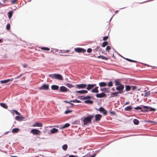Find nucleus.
Wrapping results in <instances>:
<instances>
[{
    "label": "nucleus",
    "instance_id": "f257e3e1",
    "mask_svg": "<svg viewBox=\"0 0 157 157\" xmlns=\"http://www.w3.org/2000/svg\"><path fill=\"white\" fill-rule=\"evenodd\" d=\"M48 76L52 79H57L60 80H62L63 79L62 75L59 74H52L49 75Z\"/></svg>",
    "mask_w": 157,
    "mask_h": 157
},
{
    "label": "nucleus",
    "instance_id": "f03ea898",
    "mask_svg": "<svg viewBox=\"0 0 157 157\" xmlns=\"http://www.w3.org/2000/svg\"><path fill=\"white\" fill-rule=\"evenodd\" d=\"M94 117L93 115H91L85 117L83 120L84 124L85 125L88 123L91 122V120Z\"/></svg>",
    "mask_w": 157,
    "mask_h": 157
},
{
    "label": "nucleus",
    "instance_id": "7ed1b4c3",
    "mask_svg": "<svg viewBox=\"0 0 157 157\" xmlns=\"http://www.w3.org/2000/svg\"><path fill=\"white\" fill-rule=\"evenodd\" d=\"M124 88V85H121L119 86H117L116 87V90L118 91V92L119 94L122 93L123 91V90Z\"/></svg>",
    "mask_w": 157,
    "mask_h": 157
},
{
    "label": "nucleus",
    "instance_id": "20e7f679",
    "mask_svg": "<svg viewBox=\"0 0 157 157\" xmlns=\"http://www.w3.org/2000/svg\"><path fill=\"white\" fill-rule=\"evenodd\" d=\"M30 132L32 133L33 135H39L41 133L40 130L36 129H32Z\"/></svg>",
    "mask_w": 157,
    "mask_h": 157
},
{
    "label": "nucleus",
    "instance_id": "39448f33",
    "mask_svg": "<svg viewBox=\"0 0 157 157\" xmlns=\"http://www.w3.org/2000/svg\"><path fill=\"white\" fill-rule=\"evenodd\" d=\"M142 106V108L144 109V111H148L149 110L150 111H155L156 110L155 109L150 107L145 106Z\"/></svg>",
    "mask_w": 157,
    "mask_h": 157
},
{
    "label": "nucleus",
    "instance_id": "423d86ee",
    "mask_svg": "<svg viewBox=\"0 0 157 157\" xmlns=\"http://www.w3.org/2000/svg\"><path fill=\"white\" fill-rule=\"evenodd\" d=\"M87 85L85 84H77L75 85L76 88L78 89L86 88Z\"/></svg>",
    "mask_w": 157,
    "mask_h": 157
},
{
    "label": "nucleus",
    "instance_id": "0eeeda50",
    "mask_svg": "<svg viewBox=\"0 0 157 157\" xmlns=\"http://www.w3.org/2000/svg\"><path fill=\"white\" fill-rule=\"evenodd\" d=\"M49 85L47 84H44L40 87L39 89L40 90H47L48 89Z\"/></svg>",
    "mask_w": 157,
    "mask_h": 157
},
{
    "label": "nucleus",
    "instance_id": "6e6552de",
    "mask_svg": "<svg viewBox=\"0 0 157 157\" xmlns=\"http://www.w3.org/2000/svg\"><path fill=\"white\" fill-rule=\"evenodd\" d=\"M75 51L78 52H82L83 53L85 52H86V50L81 48H75L74 49Z\"/></svg>",
    "mask_w": 157,
    "mask_h": 157
},
{
    "label": "nucleus",
    "instance_id": "1a4fd4ad",
    "mask_svg": "<svg viewBox=\"0 0 157 157\" xmlns=\"http://www.w3.org/2000/svg\"><path fill=\"white\" fill-rule=\"evenodd\" d=\"M96 86V84H88L86 86V89L88 90H90L92 89L95 86Z\"/></svg>",
    "mask_w": 157,
    "mask_h": 157
},
{
    "label": "nucleus",
    "instance_id": "9d476101",
    "mask_svg": "<svg viewBox=\"0 0 157 157\" xmlns=\"http://www.w3.org/2000/svg\"><path fill=\"white\" fill-rule=\"evenodd\" d=\"M13 80V78L11 79H7L4 80H1L0 81V82L2 84L7 83L10 81H12Z\"/></svg>",
    "mask_w": 157,
    "mask_h": 157
},
{
    "label": "nucleus",
    "instance_id": "9b49d317",
    "mask_svg": "<svg viewBox=\"0 0 157 157\" xmlns=\"http://www.w3.org/2000/svg\"><path fill=\"white\" fill-rule=\"evenodd\" d=\"M76 93H78L79 94H86L88 93L87 90H80L75 91Z\"/></svg>",
    "mask_w": 157,
    "mask_h": 157
},
{
    "label": "nucleus",
    "instance_id": "f8f14e48",
    "mask_svg": "<svg viewBox=\"0 0 157 157\" xmlns=\"http://www.w3.org/2000/svg\"><path fill=\"white\" fill-rule=\"evenodd\" d=\"M119 94L118 92H112L110 94V97L111 98L114 97L119 96L118 94Z\"/></svg>",
    "mask_w": 157,
    "mask_h": 157
},
{
    "label": "nucleus",
    "instance_id": "ddd939ff",
    "mask_svg": "<svg viewBox=\"0 0 157 157\" xmlns=\"http://www.w3.org/2000/svg\"><path fill=\"white\" fill-rule=\"evenodd\" d=\"M96 96L97 98H101L106 97V95L105 93H101L97 94L96 95Z\"/></svg>",
    "mask_w": 157,
    "mask_h": 157
},
{
    "label": "nucleus",
    "instance_id": "4468645a",
    "mask_svg": "<svg viewBox=\"0 0 157 157\" xmlns=\"http://www.w3.org/2000/svg\"><path fill=\"white\" fill-rule=\"evenodd\" d=\"M60 90L61 92H66L69 90L64 86H61L60 88Z\"/></svg>",
    "mask_w": 157,
    "mask_h": 157
},
{
    "label": "nucleus",
    "instance_id": "2eb2a0df",
    "mask_svg": "<svg viewBox=\"0 0 157 157\" xmlns=\"http://www.w3.org/2000/svg\"><path fill=\"white\" fill-rule=\"evenodd\" d=\"M98 110L99 111L101 112L104 115H106L107 114L106 111L102 107H101Z\"/></svg>",
    "mask_w": 157,
    "mask_h": 157
},
{
    "label": "nucleus",
    "instance_id": "dca6fc26",
    "mask_svg": "<svg viewBox=\"0 0 157 157\" xmlns=\"http://www.w3.org/2000/svg\"><path fill=\"white\" fill-rule=\"evenodd\" d=\"M24 119V117L22 116H17L15 118V119L16 120L19 121H21L22 120Z\"/></svg>",
    "mask_w": 157,
    "mask_h": 157
},
{
    "label": "nucleus",
    "instance_id": "f3484780",
    "mask_svg": "<svg viewBox=\"0 0 157 157\" xmlns=\"http://www.w3.org/2000/svg\"><path fill=\"white\" fill-rule=\"evenodd\" d=\"M43 126V125L42 123L40 122H36L33 125V127H41Z\"/></svg>",
    "mask_w": 157,
    "mask_h": 157
},
{
    "label": "nucleus",
    "instance_id": "a211bd4d",
    "mask_svg": "<svg viewBox=\"0 0 157 157\" xmlns=\"http://www.w3.org/2000/svg\"><path fill=\"white\" fill-rule=\"evenodd\" d=\"M102 116L100 114H96L95 116V119L96 121H99L100 120Z\"/></svg>",
    "mask_w": 157,
    "mask_h": 157
},
{
    "label": "nucleus",
    "instance_id": "6ab92c4d",
    "mask_svg": "<svg viewBox=\"0 0 157 157\" xmlns=\"http://www.w3.org/2000/svg\"><path fill=\"white\" fill-rule=\"evenodd\" d=\"M58 130L56 128H53L50 130L51 133L54 134L58 132Z\"/></svg>",
    "mask_w": 157,
    "mask_h": 157
},
{
    "label": "nucleus",
    "instance_id": "aec40b11",
    "mask_svg": "<svg viewBox=\"0 0 157 157\" xmlns=\"http://www.w3.org/2000/svg\"><path fill=\"white\" fill-rule=\"evenodd\" d=\"M107 85V83L104 82H102L99 83V86L100 87L105 86Z\"/></svg>",
    "mask_w": 157,
    "mask_h": 157
},
{
    "label": "nucleus",
    "instance_id": "412c9836",
    "mask_svg": "<svg viewBox=\"0 0 157 157\" xmlns=\"http://www.w3.org/2000/svg\"><path fill=\"white\" fill-rule=\"evenodd\" d=\"M98 87L97 86L95 87L91 91L93 93H97L98 92Z\"/></svg>",
    "mask_w": 157,
    "mask_h": 157
},
{
    "label": "nucleus",
    "instance_id": "4be33fe9",
    "mask_svg": "<svg viewBox=\"0 0 157 157\" xmlns=\"http://www.w3.org/2000/svg\"><path fill=\"white\" fill-rule=\"evenodd\" d=\"M59 86L57 85H53L51 86V89L53 90H57Z\"/></svg>",
    "mask_w": 157,
    "mask_h": 157
},
{
    "label": "nucleus",
    "instance_id": "5701e85b",
    "mask_svg": "<svg viewBox=\"0 0 157 157\" xmlns=\"http://www.w3.org/2000/svg\"><path fill=\"white\" fill-rule=\"evenodd\" d=\"M19 129V128H13L11 132L13 133H17L18 132Z\"/></svg>",
    "mask_w": 157,
    "mask_h": 157
},
{
    "label": "nucleus",
    "instance_id": "b1692460",
    "mask_svg": "<svg viewBox=\"0 0 157 157\" xmlns=\"http://www.w3.org/2000/svg\"><path fill=\"white\" fill-rule=\"evenodd\" d=\"M115 83V85L116 86H119L121 85H122L120 82L117 80H116L114 81Z\"/></svg>",
    "mask_w": 157,
    "mask_h": 157
},
{
    "label": "nucleus",
    "instance_id": "393cba45",
    "mask_svg": "<svg viewBox=\"0 0 157 157\" xmlns=\"http://www.w3.org/2000/svg\"><path fill=\"white\" fill-rule=\"evenodd\" d=\"M84 102L86 103L91 104L93 103V101L91 100L90 99L86 100L84 101Z\"/></svg>",
    "mask_w": 157,
    "mask_h": 157
},
{
    "label": "nucleus",
    "instance_id": "a878e982",
    "mask_svg": "<svg viewBox=\"0 0 157 157\" xmlns=\"http://www.w3.org/2000/svg\"><path fill=\"white\" fill-rule=\"evenodd\" d=\"M101 90L102 91L107 93H108L109 91V89L105 88L101 89Z\"/></svg>",
    "mask_w": 157,
    "mask_h": 157
},
{
    "label": "nucleus",
    "instance_id": "bb28decb",
    "mask_svg": "<svg viewBox=\"0 0 157 157\" xmlns=\"http://www.w3.org/2000/svg\"><path fill=\"white\" fill-rule=\"evenodd\" d=\"M132 109L131 106H128L124 108V110L126 111H130Z\"/></svg>",
    "mask_w": 157,
    "mask_h": 157
},
{
    "label": "nucleus",
    "instance_id": "cd10ccee",
    "mask_svg": "<svg viewBox=\"0 0 157 157\" xmlns=\"http://www.w3.org/2000/svg\"><path fill=\"white\" fill-rule=\"evenodd\" d=\"M98 58H101L103 59H105L106 60H107L108 58L107 57H105L104 56H98Z\"/></svg>",
    "mask_w": 157,
    "mask_h": 157
},
{
    "label": "nucleus",
    "instance_id": "c85d7f7f",
    "mask_svg": "<svg viewBox=\"0 0 157 157\" xmlns=\"http://www.w3.org/2000/svg\"><path fill=\"white\" fill-rule=\"evenodd\" d=\"M0 105L2 107L4 108L7 109V106L5 103H1L0 104Z\"/></svg>",
    "mask_w": 157,
    "mask_h": 157
},
{
    "label": "nucleus",
    "instance_id": "c756f323",
    "mask_svg": "<svg viewBox=\"0 0 157 157\" xmlns=\"http://www.w3.org/2000/svg\"><path fill=\"white\" fill-rule=\"evenodd\" d=\"M70 126V124L68 123L66 124L63 127L61 128V129H63L64 128L68 127Z\"/></svg>",
    "mask_w": 157,
    "mask_h": 157
},
{
    "label": "nucleus",
    "instance_id": "7c9ffc66",
    "mask_svg": "<svg viewBox=\"0 0 157 157\" xmlns=\"http://www.w3.org/2000/svg\"><path fill=\"white\" fill-rule=\"evenodd\" d=\"M91 98V97L90 96L88 95L86 96L83 97V100H88L90 99Z\"/></svg>",
    "mask_w": 157,
    "mask_h": 157
},
{
    "label": "nucleus",
    "instance_id": "2f4dec72",
    "mask_svg": "<svg viewBox=\"0 0 157 157\" xmlns=\"http://www.w3.org/2000/svg\"><path fill=\"white\" fill-rule=\"evenodd\" d=\"M133 123L135 125H138L139 123V121L136 119H134L133 120Z\"/></svg>",
    "mask_w": 157,
    "mask_h": 157
},
{
    "label": "nucleus",
    "instance_id": "473e14b6",
    "mask_svg": "<svg viewBox=\"0 0 157 157\" xmlns=\"http://www.w3.org/2000/svg\"><path fill=\"white\" fill-rule=\"evenodd\" d=\"M62 149L64 151L66 150L67 148V145L65 144L62 146Z\"/></svg>",
    "mask_w": 157,
    "mask_h": 157
},
{
    "label": "nucleus",
    "instance_id": "72a5a7b5",
    "mask_svg": "<svg viewBox=\"0 0 157 157\" xmlns=\"http://www.w3.org/2000/svg\"><path fill=\"white\" fill-rule=\"evenodd\" d=\"M131 87L129 86H125V90L126 91H128L130 90Z\"/></svg>",
    "mask_w": 157,
    "mask_h": 157
},
{
    "label": "nucleus",
    "instance_id": "f704fd0d",
    "mask_svg": "<svg viewBox=\"0 0 157 157\" xmlns=\"http://www.w3.org/2000/svg\"><path fill=\"white\" fill-rule=\"evenodd\" d=\"M151 92L150 91H148L146 92L144 95L145 97H147L149 96Z\"/></svg>",
    "mask_w": 157,
    "mask_h": 157
},
{
    "label": "nucleus",
    "instance_id": "c9c22d12",
    "mask_svg": "<svg viewBox=\"0 0 157 157\" xmlns=\"http://www.w3.org/2000/svg\"><path fill=\"white\" fill-rule=\"evenodd\" d=\"M13 13L11 11H9L8 13V17L9 18H10L12 16Z\"/></svg>",
    "mask_w": 157,
    "mask_h": 157
},
{
    "label": "nucleus",
    "instance_id": "e433bc0d",
    "mask_svg": "<svg viewBox=\"0 0 157 157\" xmlns=\"http://www.w3.org/2000/svg\"><path fill=\"white\" fill-rule=\"evenodd\" d=\"M107 85L109 87H111L113 86V83L111 81L109 82L107 84Z\"/></svg>",
    "mask_w": 157,
    "mask_h": 157
},
{
    "label": "nucleus",
    "instance_id": "4c0bfd02",
    "mask_svg": "<svg viewBox=\"0 0 157 157\" xmlns=\"http://www.w3.org/2000/svg\"><path fill=\"white\" fill-rule=\"evenodd\" d=\"M66 85L69 88H72L73 86L71 84L68 83Z\"/></svg>",
    "mask_w": 157,
    "mask_h": 157
},
{
    "label": "nucleus",
    "instance_id": "58836bf2",
    "mask_svg": "<svg viewBox=\"0 0 157 157\" xmlns=\"http://www.w3.org/2000/svg\"><path fill=\"white\" fill-rule=\"evenodd\" d=\"M71 101H72V102H76V103H79L81 102V101H79L78 100H77L76 99Z\"/></svg>",
    "mask_w": 157,
    "mask_h": 157
},
{
    "label": "nucleus",
    "instance_id": "ea45409f",
    "mask_svg": "<svg viewBox=\"0 0 157 157\" xmlns=\"http://www.w3.org/2000/svg\"><path fill=\"white\" fill-rule=\"evenodd\" d=\"M107 44H108V42H104L102 43V46L103 47H104L106 45H107Z\"/></svg>",
    "mask_w": 157,
    "mask_h": 157
},
{
    "label": "nucleus",
    "instance_id": "a19ab883",
    "mask_svg": "<svg viewBox=\"0 0 157 157\" xmlns=\"http://www.w3.org/2000/svg\"><path fill=\"white\" fill-rule=\"evenodd\" d=\"M134 109H140L141 110V111H143L142 110V108L140 106H137V107L134 108Z\"/></svg>",
    "mask_w": 157,
    "mask_h": 157
},
{
    "label": "nucleus",
    "instance_id": "79ce46f5",
    "mask_svg": "<svg viewBox=\"0 0 157 157\" xmlns=\"http://www.w3.org/2000/svg\"><path fill=\"white\" fill-rule=\"evenodd\" d=\"M13 111L15 113V114H16L18 115H21V113H19L17 111H16V110H13Z\"/></svg>",
    "mask_w": 157,
    "mask_h": 157
},
{
    "label": "nucleus",
    "instance_id": "37998d69",
    "mask_svg": "<svg viewBox=\"0 0 157 157\" xmlns=\"http://www.w3.org/2000/svg\"><path fill=\"white\" fill-rule=\"evenodd\" d=\"M6 29L9 30L10 29V25L9 24H8L6 26Z\"/></svg>",
    "mask_w": 157,
    "mask_h": 157
},
{
    "label": "nucleus",
    "instance_id": "c03bdc74",
    "mask_svg": "<svg viewBox=\"0 0 157 157\" xmlns=\"http://www.w3.org/2000/svg\"><path fill=\"white\" fill-rule=\"evenodd\" d=\"M72 111L71 110H67L65 112V113L67 114L71 113Z\"/></svg>",
    "mask_w": 157,
    "mask_h": 157
},
{
    "label": "nucleus",
    "instance_id": "a18cd8bd",
    "mask_svg": "<svg viewBox=\"0 0 157 157\" xmlns=\"http://www.w3.org/2000/svg\"><path fill=\"white\" fill-rule=\"evenodd\" d=\"M17 1V0H12L11 1V3L12 4H14Z\"/></svg>",
    "mask_w": 157,
    "mask_h": 157
},
{
    "label": "nucleus",
    "instance_id": "49530a36",
    "mask_svg": "<svg viewBox=\"0 0 157 157\" xmlns=\"http://www.w3.org/2000/svg\"><path fill=\"white\" fill-rule=\"evenodd\" d=\"M126 59L128 61H130L132 62H136V61H134V60H131V59H128V58H126Z\"/></svg>",
    "mask_w": 157,
    "mask_h": 157
},
{
    "label": "nucleus",
    "instance_id": "de8ad7c7",
    "mask_svg": "<svg viewBox=\"0 0 157 157\" xmlns=\"http://www.w3.org/2000/svg\"><path fill=\"white\" fill-rule=\"evenodd\" d=\"M42 49H44V50H47V51L49 50V48H42Z\"/></svg>",
    "mask_w": 157,
    "mask_h": 157
},
{
    "label": "nucleus",
    "instance_id": "09e8293b",
    "mask_svg": "<svg viewBox=\"0 0 157 157\" xmlns=\"http://www.w3.org/2000/svg\"><path fill=\"white\" fill-rule=\"evenodd\" d=\"M92 50L91 48H88L87 50V52L88 53H90L92 52Z\"/></svg>",
    "mask_w": 157,
    "mask_h": 157
},
{
    "label": "nucleus",
    "instance_id": "8fccbe9b",
    "mask_svg": "<svg viewBox=\"0 0 157 157\" xmlns=\"http://www.w3.org/2000/svg\"><path fill=\"white\" fill-rule=\"evenodd\" d=\"M110 47L109 46H107L106 48V51H108V50H109L110 49Z\"/></svg>",
    "mask_w": 157,
    "mask_h": 157
},
{
    "label": "nucleus",
    "instance_id": "3c124183",
    "mask_svg": "<svg viewBox=\"0 0 157 157\" xmlns=\"http://www.w3.org/2000/svg\"><path fill=\"white\" fill-rule=\"evenodd\" d=\"M96 155V154H94L91 156H90L89 157L88 155H86L85 156L86 157H94Z\"/></svg>",
    "mask_w": 157,
    "mask_h": 157
},
{
    "label": "nucleus",
    "instance_id": "603ef678",
    "mask_svg": "<svg viewBox=\"0 0 157 157\" xmlns=\"http://www.w3.org/2000/svg\"><path fill=\"white\" fill-rule=\"evenodd\" d=\"M108 36H105L103 37V40H107V39H108Z\"/></svg>",
    "mask_w": 157,
    "mask_h": 157
},
{
    "label": "nucleus",
    "instance_id": "864d4df0",
    "mask_svg": "<svg viewBox=\"0 0 157 157\" xmlns=\"http://www.w3.org/2000/svg\"><path fill=\"white\" fill-rule=\"evenodd\" d=\"M69 157H78V156L77 155H71L69 156Z\"/></svg>",
    "mask_w": 157,
    "mask_h": 157
},
{
    "label": "nucleus",
    "instance_id": "5fc2aeb1",
    "mask_svg": "<svg viewBox=\"0 0 157 157\" xmlns=\"http://www.w3.org/2000/svg\"><path fill=\"white\" fill-rule=\"evenodd\" d=\"M147 122H150V123H155V124L156 123L155 122H154V121H148Z\"/></svg>",
    "mask_w": 157,
    "mask_h": 157
},
{
    "label": "nucleus",
    "instance_id": "6e6d98bb",
    "mask_svg": "<svg viewBox=\"0 0 157 157\" xmlns=\"http://www.w3.org/2000/svg\"><path fill=\"white\" fill-rule=\"evenodd\" d=\"M23 67L25 68H27V65L26 64H24L23 65Z\"/></svg>",
    "mask_w": 157,
    "mask_h": 157
},
{
    "label": "nucleus",
    "instance_id": "4d7b16f0",
    "mask_svg": "<svg viewBox=\"0 0 157 157\" xmlns=\"http://www.w3.org/2000/svg\"><path fill=\"white\" fill-rule=\"evenodd\" d=\"M65 102H67V103H70V104H71V105H74L73 104H72V103H70L69 102L67 101H65Z\"/></svg>",
    "mask_w": 157,
    "mask_h": 157
},
{
    "label": "nucleus",
    "instance_id": "13d9d810",
    "mask_svg": "<svg viewBox=\"0 0 157 157\" xmlns=\"http://www.w3.org/2000/svg\"><path fill=\"white\" fill-rule=\"evenodd\" d=\"M132 88L133 90H134V89H135L136 88V87L135 86H132Z\"/></svg>",
    "mask_w": 157,
    "mask_h": 157
},
{
    "label": "nucleus",
    "instance_id": "bf43d9fd",
    "mask_svg": "<svg viewBox=\"0 0 157 157\" xmlns=\"http://www.w3.org/2000/svg\"><path fill=\"white\" fill-rule=\"evenodd\" d=\"M129 103V102H127L125 103V105L128 104Z\"/></svg>",
    "mask_w": 157,
    "mask_h": 157
},
{
    "label": "nucleus",
    "instance_id": "052dcab7",
    "mask_svg": "<svg viewBox=\"0 0 157 157\" xmlns=\"http://www.w3.org/2000/svg\"><path fill=\"white\" fill-rule=\"evenodd\" d=\"M84 97V96H81L80 97H81V99H83V97Z\"/></svg>",
    "mask_w": 157,
    "mask_h": 157
},
{
    "label": "nucleus",
    "instance_id": "680f3d73",
    "mask_svg": "<svg viewBox=\"0 0 157 157\" xmlns=\"http://www.w3.org/2000/svg\"><path fill=\"white\" fill-rule=\"evenodd\" d=\"M2 40L1 39H0V43H2Z\"/></svg>",
    "mask_w": 157,
    "mask_h": 157
},
{
    "label": "nucleus",
    "instance_id": "e2e57ef3",
    "mask_svg": "<svg viewBox=\"0 0 157 157\" xmlns=\"http://www.w3.org/2000/svg\"><path fill=\"white\" fill-rule=\"evenodd\" d=\"M112 90H113V91H114V90H115V89H114V88H113L112 89Z\"/></svg>",
    "mask_w": 157,
    "mask_h": 157
},
{
    "label": "nucleus",
    "instance_id": "0e129e2a",
    "mask_svg": "<svg viewBox=\"0 0 157 157\" xmlns=\"http://www.w3.org/2000/svg\"><path fill=\"white\" fill-rule=\"evenodd\" d=\"M12 157H17L16 156H12Z\"/></svg>",
    "mask_w": 157,
    "mask_h": 157
},
{
    "label": "nucleus",
    "instance_id": "69168bd1",
    "mask_svg": "<svg viewBox=\"0 0 157 157\" xmlns=\"http://www.w3.org/2000/svg\"><path fill=\"white\" fill-rule=\"evenodd\" d=\"M117 11H117V10L115 12L116 13H117Z\"/></svg>",
    "mask_w": 157,
    "mask_h": 157
},
{
    "label": "nucleus",
    "instance_id": "338daca9",
    "mask_svg": "<svg viewBox=\"0 0 157 157\" xmlns=\"http://www.w3.org/2000/svg\"><path fill=\"white\" fill-rule=\"evenodd\" d=\"M2 6H4V5H3V4H2Z\"/></svg>",
    "mask_w": 157,
    "mask_h": 157
},
{
    "label": "nucleus",
    "instance_id": "774afa93",
    "mask_svg": "<svg viewBox=\"0 0 157 157\" xmlns=\"http://www.w3.org/2000/svg\"><path fill=\"white\" fill-rule=\"evenodd\" d=\"M155 94H156V93H157V92H155Z\"/></svg>",
    "mask_w": 157,
    "mask_h": 157
}]
</instances>
